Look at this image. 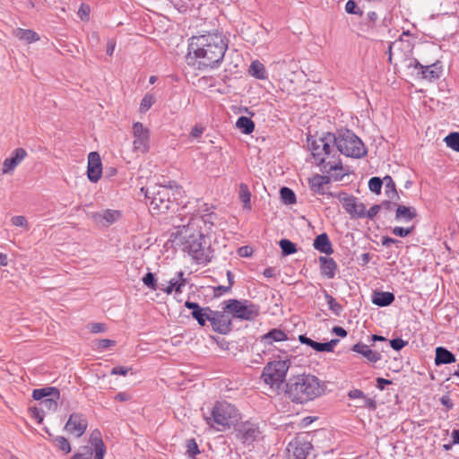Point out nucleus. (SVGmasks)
<instances>
[{"instance_id": "obj_44", "label": "nucleus", "mask_w": 459, "mask_h": 459, "mask_svg": "<svg viewBox=\"0 0 459 459\" xmlns=\"http://www.w3.org/2000/svg\"><path fill=\"white\" fill-rule=\"evenodd\" d=\"M143 282L145 286H147L152 290H157L159 289L157 281L152 273H147L145 276L143 278Z\"/></svg>"}, {"instance_id": "obj_22", "label": "nucleus", "mask_w": 459, "mask_h": 459, "mask_svg": "<svg viewBox=\"0 0 459 459\" xmlns=\"http://www.w3.org/2000/svg\"><path fill=\"white\" fill-rule=\"evenodd\" d=\"M354 352L361 354L368 362L376 363L381 360V353L377 351H373L368 345L362 342L354 344L351 348Z\"/></svg>"}, {"instance_id": "obj_59", "label": "nucleus", "mask_w": 459, "mask_h": 459, "mask_svg": "<svg viewBox=\"0 0 459 459\" xmlns=\"http://www.w3.org/2000/svg\"><path fill=\"white\" fill-rule=\"evenodd\" d=\"M348 396H349L351 399L365 398V396H364V393H363L361 390H359V389H353V390H351V391L348 393Z\"/></svg>"}, {"instance_id": "obj_51", "label": "nucleus", "mask_w": 459, "mask_h": 459, "mask_svg": "<svg viewBox=\"0 0 459 459\" xmlns=\"http://www.w3.org/2000/svg\"><path fill=\"white\" fill-rule=\"evenodd\" d=\"M406 345H407V342L403 341L401 338H394L390 341V346L394 351H400Z\"/></svg>"}, {"instance_id": "obj_27", "label": "nucleus", "mask_w": 459, "mask_h": 459, "mask_svg": "<svg viewBox=\"0 0 459 459\" xmlns=\"http://www.w3.org/2000/svg\"><path fill=\"white\" fill-rule=\"evenodd\" d=\"M394 294L389 291L375 290L372 294V303L378 307H386L394 301Z\"/></svg>"}, {"instance_id": "obj_39", "label": "nucleus", "mask_w": 459, "mask_h": 459, "mask_svg": "<svg viewBox=\"0 0 459 459\" xmlns=\"http://www.w3.org/2000/svg\"><path fill=\"white\" fill-rule=\"evenodd\" d=\"M280 195L282 202L285 204H294L296 203V195L295 193L289 187L283 186L280 190Z\"/></svg>"}, {"instance_id": "obj_45", "label": "nucleus", "mask_w": 459, "mask_h": 459, "mask_svg": "<svg viewBox=\"0 0 459 459\" xmlns=\"http://www.w3.org/2000/svg\"><path fill=\"white\" fill-rule=\"evenodd\" d=\"M154 101H155V99L152 95L146 94L141 101L140 111L146 112L152 106Z\"/></svg>"}, {"instance_id": "obj_15", "label": "nucleus", "mask_w": 459, "mask_h": 459, "mask_svg": "<svg viewBox=\"0 0 459 459\" xmlns=\"http://www.w3.org/2000/svg\"><path fill=\"white\" fill-rule=\"evenodd\" d=\"M408 67H414L418 71L417 74H420L422 79L429 82L438 79L442 73L440 62L438 61L431 65H423L417 59H412L408 64Z\"/></svg>"}, {"instance_id": "obj_18", "label": "nucleus", "mask_w": 459, "mask_h": 459, "mask_svg": "<svg viewBox=\"0 0 459 459\" xmlns=\"http://www.w3.org/2000/svg\"><path fill=\"white\" fill-rule=\"evenodd\" d=\"M121 217L118 210L107 209L101 212H91L90 218L98 225L109 227Z\"/></svg>"}, {"instance_id": "obj_50", "label": "nucleus", "mask_w": 459, "mask_h": 459, "mask_svg": "<svg viewBox=\"0 0 459 459\" xmlns=\"http://www.w3.org/2000/svg\"><path fill=\"white\" fill-rule=\"evenodd\" d=\"M11 221L14 226L28 228V221L22 215L13 216Z\"/></svg>"}, {"instance_id": "obj_57", "label": "nucleus", "mask_w": 459, "mask_h": 459, "mask_svg": "<svg viewBox=\"0 0 459 459\" xmlns=\"http://www.w3.org/2000/svg\"><path fill=\"white\" fill-rule=\"evenodd\" d=\"M130 368H126V367H123V366H119V367H115L111 369V374L112 375H121V376H126L127 374V372L129 371Z\"/></svg>"}, {"instance_id": "obj_46", "label": "nucleus", "mask_w": 459, "mask_h": 459, "mask_svg": "<svg viewBox=\"0 0 459 459\" xmlns=\"http://www.w3.org/2000/svg\"><path fill=\"white\" fill-rule=\"evenodd\" d=\"M345 11L351 14L363 15V11L360 10L354 0H349L345 4Z\"/></svg>"}, {"instance_id": "obj_17", "label": "nucleus", "mask_w": 459, "mask_h": 459, "mask_svg": "<svg viewBox=\"0 0 459 459\" xmlns=\"http://www.w3.org/2000/svg\"><path fill=\"white\" fill-rule=\"evenodd\" d=\"M88 422L84 415L81 413H72L65 425V429L80 437L87 429Z\"/></svg>"}, {"instance_id": "obj_35", "label": "nucleus", "mask_w": 459, "mask_h": 459, "mask_svg": "<svg viewBox=\"0 0 459 459\" xmlns=\"http://www.w3.org/2000/svg\"><path fill=\"white\" fill-rule=\"evenodd\" d=\"M382 180H383V185H385V186L386 188V195L389 197H391L392 199H394L395 197L396 200H398L399 195H398V193L396 190L395 183L394 182L392 177L386 175L385 177H384V178Z\"/></svg>"}, {"instance_id": "obj_29", "label": "nucleus", "mask_w": 459, "mask_h": 459, "mask_svg": "<svg viewBox=\"0 0 459 459\" xmlns=\"http://www.w3.org/2000/svg\"><path fill=\"white\" fill-rule=\"evenodd\" d=\"M417 216L416 209L407 207L405 205H397L395 211V219L399 221L407 222L413 220Z\"/></svg>"}, {"instance_id": "obj_31", "label": "nucleus", "mask_w": 459, "mask_h": 459, "mask_svg": "<svg viewBox=\"0 0 459 459\" xmlns=\"http://www.w3.org/2000/svg\"><path fill=\"white\" fill-rule=\"evenodd\" d=\"M46 432L51 437V441L64 453L68 454L71 452V446L68 440L62 436H53L49 430L46 428Z\"/></svg>"}, {"instance_id": "obj_37", "label": "nucleus", "mask_w": 459, "mask_h": 459, "mask_svg": "<svg viewBox=\"0 0 459 459\" xmlns=\"http://www.w3.org/2000/svg\"><path fill=\"white\" fill-rule=\"evenodd\" d=\"M339 342L338 339H333L328 342H317L314 341L313 347L316 351H328L331 352L333 351L334 346Z\"/></svg>"}, {"instance_id": "obj_36", "label": "nucleus", "mask_w": 459, "mask_h": 459, "mask_svg": "<svg viewBox=\"0 0 459 459\" xmlns=\"http://www.w3.org/2000/svg\"><path fill=\"white\" fill-rule=\"evenodd\" d=\"M325 298L328 304L329 309L335 315L340 316L343 310L342 306L336 301L326 290H324Z\"/></svg>"}, {"instance_id": "obj_38", "label": "nucleus", "mask_w": 459, "mask_h": 459, "mask_svg": "<svg viewBox=\"0 0 459 459\" xmlns=\"http://www.w3.org/2000/svg\"><path fill=\"white\" fill-rule=\"evenodd\" d=\"M279 246L281 249L282 255H293L297 252V246L287 238L281 239Z\"/></svg>"}, {"instance_id": "obj_42", "label": "nucleus", "mask_w": 459, "mask_h": 459, "mask_svg": "<svg viewBox=\"0 0 459 459\" xmlns=\"http://www.w3.org/2000/svg\"><path fill=\"white\" fill-rule=\"evenodd\" d=\"M186 454L189 458H195V456L200 454V450L197 443L194 438L186 440Z\"/></svg>"}, {"instance_id": "obj_16", "label": "nucleus", "mask_w": 459, "mask_h": 459, "mask_svg": "<svg viewBox=\"0 0 459 459\" xmlns=\"http://www.w3.org/2000/svg\"><path fill=\"white\" fill-rule=\"evenodd\" d=\"M210 323L212 330L221 334L229 333L232 328L231 319L228 315L225 314V311L212 309Z\"/></svg>"}, {"instance_id": "obj_1", "label": "nucleus", "mask_w": 459, "mask_h": 459, "mask_svg": "<svg viewBox=\"0 0 459 459\" xmlns=\"http://www.w3.org/2000/svg\"><path fill=\"white\" fill-rule=\"evenodd\" d=\"M227 48L228 43L218 32L194 36L188 46L189 54L193 53L200 59L199 68L216 66L223 59Z\"/></svg>"}, {"instance_id": "obj_11", "label": "nucleus", "mask_w": 459, "mask_h": 459, "mask_svg": "<svg viewBox=\"0 0 459 459\" xmlns=\"http://www.w3.org/2000/svg\"><path fill=\"white\" fill-rule=\"evenodd\" d=\"M90 443L92 447L83 446V452L74 454L71 459H91L93 451L95 453L94 459H103L106 448L101 437V433L98 429H94L91 432Z\"/></svg>"}, {"instance_id": "obj_19", "label": "nucleus", "mask_w": 459, "mask_h": 459, "mask_svg": "<svg viewBox=\"0 0 459 459\" xmlns=\"http://www.w3.org/2000/svg\"><path fill=\"white\" fill-rule=\"evenodd\" d=\"M185 307L191 309V315L195 318L199 325L204 326L206 322H210L212 316V308L210 307H201L198 303L193 301H186Z\"/></svg>"}, {"instance_id": "obj_61", "label": "nucleus", "mask_w": 459, "mask_h": 459, "mask_svg": "<svg viewBox=\"0 0 459 459\" xmlns=\"http://www.w3.org/2000/svg\"><path fill=\"white\" fill-rule=\"evenodd\" d=\"M230 290H231V287L230 285H228V286L219 285L214 288V295L218 296L221 293L229 292Z\"/></svg>"}, {"instance_id": "obj_52", "label": "nucleus", "mask_w": 459, "mask_h": 459, "mask_svg": "<svg viewBox=\"0 0 459 459\" xmlns=\"http://www.w3.org/2000/svg\"><path fill=\"white\" fill-rule=\"evenodd\" d=\"M378 19V15L376 12H369L367 14V22L366 25L369 29H373L375 27L376 22Z\"/></svg>"}, {"instance_id": "obj_26", "label": "nucleus", "mask_w": 459, "mask_h": 459, "mask_svg": "<svg viewBox=\"0 0 459 459\" xmlns=\"http://www.w3.org/2000/svg\"><path fill=\"white\" fill-rule=\"evenodd\" d=\"M238 431L244 442H253L260 434L258 428L251 422H245Z\"/></svg>"}, {"instance_id": "obj_25", "label": "nucleus", "mask_w": 459, "mask_h": 459, "mask_svg": "<svg viewBox=\"0 0 459 459\" xmlns=\"http://www.w3.org/2000/svg\"><path fill=\"white\" fill-rule=\"evenodd\" d=\"M328 184H330V178L327 176L316 174L308 179V185L311 191L319 195L325 194V186Z\"/></svg>"}, {"instance_id": "obj_13", "label": "nucleus", "mask_w": 459, "mask_h": 459, "mask_svg": "<svg viewBox=\"0 0 459 459\" xmlns=\"http://www.w3.org/2000/svg\"><path fill=\"white\" fill-rule=\"evenodd\" d=\"M308 435L298 436L288 445V453L294 459H307L313 446L312 440L307 439Z\"/></svg>"}, {"instance_id": "obj_4", "label": "nucleus", "mask_w": 459, "mask_h": 459, "mask_svg": "<svg viewBox=\"0 0 459 459\" xmlns=\"http://www.w3.org/2000/svg\"><path fill=\"white\" fill-rule=\"evenodd\" d=\"M237 408L227 402H217L210 416H205L206 423L217 431H225L239 420Z\"/></svg>"}, {"instance_id": "obj_33", "label": "nucleus", "mask_w": 459, "mask_h": 459, "mask_svg": "<svg viewBox=\"0 0 459 459\" xmlns=\"http://www.w3.org/2000/svg\"><path fill=\"white\" fill-rule=\"evenodd\" d=\"M236 126L241 130L243 134H249L255 129V123L247 117H239L237 120Z\"/></svg>"}, {"instance_id": "obj_2", "label": "nucleus", "mask_w": 459, "mask_h": 459, "mask_svg": "<svg viewBox=\"0 0 459 459\" xmlns=\"http://www.w3.org/2000/svg\"><path fill=\"white\" fill-rule=\"evenodd\" d=\"M323 392L320 380L313 375H299L290 377L286 384V394L297 403L312 401Z\"/></svg>"}, {"instance_id": "obj_21", "label": "nucleus", "mask_w": 459, "mask_h": 459, "mask_svg": "<svg viewBox=\"0 0 459 459\" xmlns=\"http://www.w3.org/2000/svg\"><path fill=\"white\" fill-rule=\"evenodd\" d=\"M28 153L23 148H17L12 152V156L6 158L2 166L3 174H12L18 165L27 157Z\"/></svg>"}, {"instance_id": "obj_23", "label": "nucleus", "mask_w": 459, "mask_h": 459, "mask_svg": "<svg viewBox=\"0 0 459 459\" xmlns=\"http://www.w3.org/2000/svg\"><path fill=\"white\" fill-rule=\"evenodd\" d=\"M318 260L321 274L327 279H333L338 269L336 262L327 256H319Z\"/></svg>"}, {"instance_id": "obj_10", "label": "nucleus", "mask_w": 459, "mask_h": 459, "mask_svg": "<svg viewBox=\"0 0 459 459\" xmlns=\"http://www.w3.org/2000/svg\"><path fill=\"white\" fill-rule=\"evenodd\" d=\"M32 397L34 400L40 401L39 406L44 411H55L58 406L57 400L60 398V391L54 386L34 389Z\"/></svg>"}, {"instance_id": "obj_30", "label": "nucleus", "mask_w": 459, "mask_h": 459, "mask_svg": "<svg viewBox=\"0 0 459 459\" xmlns=\"http://www.w3.org/2000/svg\"><path fill=\"white\" fill-rule=\"evenodd\" d=\"M287 334L281 329L273 328L261 337L264 345H272L273 342L287 340Z\"/></svg>"}, {"instance_id": "obj_60", "label": "nucleus", "mask_w": 459, "mask_h": 459, "mask_svg": "<svg viewBox=\"0 0 459 459\" xmlns=\"http://www.w3.org/2000/svg\"><path fill=\"white\" fill-rule=\"evenodd\" d=\"M238 253L242 257H247V256L251 255L252 249L248 246H245V247H239Z\"/></svg>"}, {"instance_id": "obj_56", "label": "nucleus", "mask_w": 459, "mask_h": 459, "mask_svg": "<svg viewBox=\"0 0 459 459\" xmlns=\"http://www.w3.org/2000/svg\"><path fill=\"white\" fill-rule=\"evenodd\" d=\"M204 129V128L201 126H195L190 132V136L192 138H199L202 135Z\"/></svg>"}, {"instance_id": "obj_3", "label": "nucleus", "mask_w": 459, "mask_h": 459, "mask_svg": "<svg viewBox=\"0 0 459 459\" xmlns=\"http://www.w3.org/2000/svg\"><path fill=\"white\" fill-rule=\"evenodd\" d=\"M334 140L335 134L331 133H327L317 139L310 140V138H307L315 160L318 165L323 166L325 171H334L342 169L341 160L325 161L326 158H329L334 151Z\"/></svg>"}, {"instance_id": "obj_54", "label": "nucleus", "mask_w": 459, "mask_h": 459, "mask_svg": "<svg viewBox=\"0 0 459 459\" xmlns=\"http://www.w3.org/2000/svg\"><path fill=\"white\" fill-rule=\"evenodd\" d=\"M178 278H180V281H178V283L175 287L174 290L176 291V293H181L182 288L186 284V280L184 278L183 272H179L178 273Z\"/></svg>"}, {"instance_id": "obj_20", "label": "nucleus", "mask_w": 459, "mask_h": 459, "mask_svg": "<svg viewBox=\"0 0 459 459\" xmlns=\"http://www.w3.org/2000/svg\"><path fill=\"white\" fill-rule=\"evenodd\" d=\"M102 174V163L97 152H91L88 155L87 176L90 181L96 183Z\"/></svg>"}, {"instance_id": "obj_40", "label": "nucleus", "mask_w": 459, "mask_h": 459, "mask_svg": "<svg viewBox=\"0 0 459 459\" xmlns=\"http://www.w3.org/2000/svg\"><path fill=\"white\" fill-rule=\"evenodd\" d=\"M444 141L447 147L459 152V133H450L445 137Z\"/></svg>"}, {"instance_id": "obj_14", "label": "nucleus", "mask_w": 459, "mask_h": 459, "mask_svg": "<svg viewBox=\"0 0 459 459\" xmlns=\"http://www.w3.org/2000/svg\"><path fill=\"white\" fill-rule=\"evenodd\" d=\"M134 148L135 151L145 153L150 149V131L141 122L133 125Z\"/></svg>"}, {"instance_id": "obj_28", "label": "nucleus", "mask_w": 459, "mask_h": 459, "mask_svg": "<svg viewBox=\"0 0 459 459\" xmlns=\"http://www.w3.org/2000/svg\"><path fill=\"white\" fill-rule=\"evenodd\" d=\"M435 353V364L437 366L455 362V356L445 347H437Z\"/></svg>"}, {"instance_id": "obj_6", "label": "nucleus", "mask_w": 459, "mask_h": 459, "mask_svg": "<svg viewBox=\"0 0 459 459\" xmlns=\"http://www.w3.org/2000/svg\"><path fill=\"white\" fill-rule=\"evenodd\" d=\"M334 145L343 155L351 158H361L367 154L362 141L351 130L341 131L335 135Z\"/></svg>"}, {"instance_id": "obj_7", "label": "nucleus", "mask_w": 459, "mask_h": 459, "mask_svg": "<svg viewBox=\"0 0 459 459\" xmlns=\"http://www.w3.org/2000/svg\"><path fill=\"white\" fill-rule=\"evenodd\" d=\"M144 192V196L151 199L150 209L155 211L157 213H164L170 209L174 203V195L171 186H156L152 190L149 188H141Z\"/></svg>"}, {"instance_id": "obj_5", "label": "nucleus", "mask_w": 459, "mask_h": 459, "mask_svg": "<svg viewBox=\"0 0 459 459\" xmlns=\"http://www.w3.org/2000/svg\"><path fill=\"white\" fill-rule=\"evenodd\" d=\"M184 250L198 264H206L213 257V250L211 248V245L206 240L205 236L201 232L191 234L187 237L184 243Z\"/></svg>"}, {"instance_id": "obj_34", "label": "nucleus", "mask_w": 459, "mask_h": 459, "mask_svg": "<svg viewBox=\"0 0 459 459\" xmlns=\"http://www.w3.org/2000/svg\"><path fill=\"white\" fill-rule=\"evenodd\" d=\"M249 74L257 79H264L266 77L264 65L257 60L251 63Z\"/></svg>"}, {"instance_id": "obj_9", "label": "nucleus", "mask_w": 459, "mask_h": 459, "mask_svg": "<svg viewBox=\"0 0 459 459\" xmlns=\"http://www.w3.org/2000/svg\"><path fill=\"white\" fill-rule=\"evenodd\" d=\"M289 367V360L271 361L264 368L261 378L271 387L279 388L285 381Z\"/></svg>"}, {"instance_id": "obj_24", "label": "nucleus", "mask_w": 459, "mask_h": 459, "mask_svg": "<svg viewBox=\"0 0 459 459\" xmlns=\"http://www.w3.org/2000/svg\"><path fill=\"white\" fill-rule=\"evenodd\" d=\"M313 247L316 250L327 255L333 253V245L326 233H322L316 236L314 239Z\"/></svg>"}, {"instance_id": "obj_12", "label": "nucleus", "mask_w": 459, "mask_h": 459, "mask_svg": "<svg viewBox=\"0 0 459 459\" xmlns=\"http://www.w3.org/2000/svg\"><path fill=\"white\" fill-rule=\"evenodd\" d=\"M330 196H336L342 204L345 211L351 215V218H365V205L358 201V199L346 193L333 194L332 192L327 194Z\"/></svg>"}, {"instance_id": "obj_48", "label": "nucleus", "mask_w": 459, "mask_h": 459, "mask_svg": "<svg viewBox=\"0 0 459 459\" xmlns=\"http://www.w3.org/2000/svg\"><path fill=\"white\" fill-rule=\"evenodd\" d=\"M116 343L115 341L109 339H100L96 341V347L99 350H105L111 346H114Z\"/></svg>"}, {"instance_id": "obj_64", "label": "nucleus", "mask_w": 459, "mask_h": 459, "mask_svg": "<svg viewBox=\"0 0 459 459\" xmlns=\"http://www.w3.org/2000/svg\"><path fill=\"white\" fill-rule=\"evenodd\" d=\"M299 342L302 343V344H306V345H308L310 346L311 348L313 347V343H314V340L307 337L305 334H300L299 336Z\"/></svg>"}, {"instance_id": "obj_49", "label": "nucleus", "mask_w": 459, "mask_h": 459, "mask_svg": "<svg viewBox=\"0 0 459 459\" xmlns=\"http://www.w3.org/2000/svg\"><path fill=\"white\" fill-rule=\"evenodd\" d=\"M31 415L34 419L38 420L39 423H41L44 419L45 411L40 407H33L30 409Z\"/></svg>"}, {"instance_id": "obj_63", "label": "nucleus", "mask_w": 459, "mask_h": 459, "mask_svg": "<svg viewBox=\"0 0 459 459\" xmlns=\"http://www.w3.org/2000/svg\"><path fill=\"white\" fill-rule=\"evenodd\" d=\"M116 41L114 39H108L107 42V54L112 56L115 50Z\"/></svg>"}, {"instance_id": "obj_53", "label": "nucleus", "mask_w": 459, "mask_h": 459, "mask_svg": "<svg viewBox=\"0 0 459 459\" xmlns=\"http://www.w3.org/2000/svg\"><path fill=\"white\" fill-rule=\"evenodd\" d=\"M381 210L379 204L373 205L368 211L365 210V218L373 219Z\"/></svg>"}, {"instance_id": "obj_43", "label": "nucleus", "mask_w": 459, "mask_h": 459, "mask_svg": "<svg viewBox=\"0 0 459 459\" xmlns=\"http://www.w3.org/2000/svg\"><path fill=\"white\" fill-rule=\"evenodd\" d=\"M383 186V180L378 177H373L368 181V188L371 192L379 195Z\"/></svg>"}, {"instance_id": "obj_8", "label": "nucleus", "mask_w": 459, "mask_h": 459, "mask_svg": "<svg viewBox=\"0 0 459 459\" xmlns=\"http://www.w3.org/2000/svg\"><path fill=\"white\" fill-rule=\"evenodd\" d=\"M224 304V310L234 318L255 321L260 315V307L248 299H231Z\"/></svg>"}, {"instance_id": "obj_62", "label": "nucleus", "mask_w": 459, "mask_h": 459, "mask_svg": "<svg viewBox=\"0 0 459 459\" xmlns=\"http://www.w3.org/2000/svg\"><path fill=\"white\" fill-rule=\"evenodd\" d=\"M115 399L119 402H126L131 399V395L128 393L120 392V393L117 394V395L115 396Z\"/></svg>"}, {"instance_id": "obj_32", "label": "nucleus", "mask_w": 459, "mask_h": 459, "mask_svg": "<svg viewBox=\"0 0 459 459\" xmlns=\"http://www.w3.org/2000/svg\"><path fill=\"white\" fill-rule=\"evenodd\" d=\"M15 36L19 39L24 40L27 43H32L39 40V36L38 33L31 30L18 29L15 31Z\"/></svg>"}, {"instance_id": "obj_41", "label": "nucleus", "mask_w": 459, "mask_h": 459, "mask_svg": "<svg viewBox=\"0 0 459 459\" xmlns=\"http://www.w3.org/2000/svg\"><path fill=\"white\" fill-rule=\"evenodd\" d=\"M239 199L244 203L246 208L250 209V196L251 193L246 184L241 183L239 186Z\"/></svg>"}, {"instance_id": "obj_47", "label": "nucleus", "mask_w": 459, "mask_h": 459, "mask_svg": "<svg viewBox=\"0 0 459 459\" xmlns=\"http://www.w3.org/2000/svg\"><path fill=\"white\" fill-rule=\"evenodd\" d=\"M414 230V227L403 228V227H394L392 230L393 234L401 238L407 237L410 235Z\"/></svg>"}, {"instance_id": "obj_55", "label": "nucleus", "mask_w": 459, "mask_h": 459, "mask_svg": "<svg viewBox=\"0 0 459 459\" xmlns=\"http://www.w3.org/2000/svg\"><path fill=\"white\" fill-rule=\"evenodd\" d=\"M90 329L91 333H97L106 331L107 327L104 324L93 323L91 325Z\"/></svg>"}, {"instance_id": "obj_58", "label": "nucleus", "mask_w": 459, "mask_h": 459, "mask_svg": "<svg viewBox=\"0 0 459 459\" xmlns=\"http://www.w3.org/2000/svg\"><path fill=\"white\" fill-rule=\"evenodd\" d=\"M392 381L383 378V377H377V387L380 390H384L385 385H391Z\"/></svg>"}]
</instances>
